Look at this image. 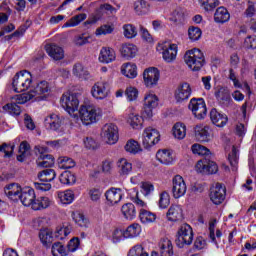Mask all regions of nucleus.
<instances>
[{
	"mask_svg": "<svg viewBox=\"0 0 256 256\" xmlns=\"http://www.w3.org/2000/svg\"><path fill=\"white\" fill-rule=\"evenodd\" d=\"M189 39L191 41H199L201 39L202 32L199 27H190L188 30Z\"/></svg>",
	"mask_w": 256,
	"mask_h": 256,
	"instance_id": "obj_64",
	"label": "nucleus"
},
{
	"mask_svg": "<svg viewBox=\"0 0 256 256\" xmlns=\"http://www.w3.org/2000/svg\"><path fill=\"white\" fill-rule=\"evenodd\" d=\"M71 231H72L71 225L60 226L56 229L54 233V237H56V239L63 240L65 239V237H67V235L71 233Z\"/></svg>",
	"mask_w": 256,
	"mask_h": 256,
	"instance_id": "obj_48",
	"label": "nucleus"
},
{
	"mask_svg": "<svg viewBox=\"0 0 256 256\" xmlns=\"http://www.w3.org/2000/svg\"><path fill=\"white\" fill-rule=\"evenodd\" d=\"M39 238L41 243L48 247L50 243H53V232L51 230L45 229L39 232Z\"/></svg>",
	"mask_w": 256,
	"mask_h": 256,
	"instance_id": "obj_47",
	"label": "nucleus"
},
{
	"mask_svg": "<svg viewBox=\"0 0 256 256\" xmlns=\"http://www.w3.org/2000/svg\"><path fill=\"white\" fill-rule=\"evenodd\" d=\"M156 159L162 163V165H171V163H173V155L169 150H159L156 153Z\"/></svg>",
	"mask_w": 256,
	"mask_h": 256,
	"instance_id": "obj_33",
	"label": "nucleus"
},
{
	"mask_svg": "<svg viewBox=\"0 0 256 256\" xmlns=\"http://www.w3.org/2000/svg\"><path fill=\"white\" fill-rule=\"evenodd\" d=\"M161 141V134L159 130L153 127H147L142 134V145L144 149H151L154 145H157Z\"/></svg>",
	"mask_w": 256,
	"mask_h": 256,
	"instance_id": "obj_6",
	"label": "nucleus"
},
{
	"mask_svg": "<svg viewBox=\"0 0 256 256\" xmlns=\"http://www.w3.org/2000/svg\"><path fill=\"white\" fill-rule=\"evenodd\" d=\"M51 205V200L48 197L41 196L37 199L35 198L34 203L32 204V209L34 211H41V209H47Z\"/></svg>",
	"mask_w": 256,
	"mask_h": 256,
	"instance_id": "obj_36",
	"label": "nucleus"
},
{
	"mask_svg": "<svg viewBox=\"0 0 256 256\" xmlns=\"http://www.w3.org/2000/svg\"><path fill=\"white\" fill-rule=\"evenodd\" d=\"M122 75L128 77V79H135L137 77V65L126 63L122 66Z\"/></svg>",
	"mask_w": 256,
	"mask_h": 256,
	"instance_id": "obj_38",
	"label": "nucleus"
},
{
	"mask_svg": "<svg viewBox=\"0 0 256 256\" xmlns=\"http://www.w3.org/2000/svg\"><path fill=\"white\" fill-rule=\"evenodd\" d=\"M139 219L141 223H144V224L155 223L157 219V215L151 211L141 209L139 212Z\"/></svg>",
	"mask_w": 256,
	"mask_h": 256,
	"instance_id": "obj_39",
	"label": "nucleus"
},
{
	"mask_svg": "<svg viewBox=\"0 0 256 256\" xmlns=\"http://www.w3.org/2000/svg\"><path fill=\"white\" fill-rule=\"evenodd\" d=\"M85 19H87V14L80 13V14L75 15L74 17H72L69 21H67L63 25V27H77V25H79V23L85 21Z\"/></svg>",
	"mask_w": 256,
	"mask_h": 256,
	"instance_id": "obj_49",
	"label": "nucleus"
},
{
	"mask_svg": "<svg viewBox=\"0 0 256 256\" xmlns=\"http://www.w3.org/2000/svg\"><path fill=\"white\" fill-rule=\"evenodd\" d=\"M78 113L83 125H93V123H97L103 115L101 108L95 105L81 106Z\"/></svg>",
	"mask_w": 256,
	"mask_h": 256,
	"instance_id": "obj_1",
	"label": "nucleus"
},
{
	"mask_svg": "<svg viewBox=\"0 0 256 256\" xmlns=\"http://www.w3.org/2000/svg\"><path fill=\"white\" fill-rule=\"evenodd\" d=\"M11 101L13 103H16V105H25L27 101H35L33 98V95L31 94V91L28 93H22V94H17L11 98Z\"/></svg>",
	"mask_w": 256,
	"mask_h": 256,
	"instance_id": "obj_41",
	"label": "nucleus"
},
{
	"mask_svg": "<svg viewBox=\"0 0 256 256\" xmlns=\"http://www.w3.org/2000/svg\"><path fill=\"white\" fill-rule=\"evenodd\" d=\"M229 19H231V14H229V11L227 10V8L221 6L216 9L214 13L215 23H221V24L227 23Z\"/></svg>",
	"mask_w": 256,
	"mask_h": 256,
	"instance_id": "obj_30",
	"label": "nucleus"
},
{
	"mask_svg": "<svg viewBox=\"0 0 256 256\" xmlns=\"http://www.w3.org/2000/svg\"><path fill=\"white\" fill-rule=\"evenodd\" d=\"M63 125V118L57 114H50L44 119V127L48 131H59Z\"/></svg>",
	"mask_w": 256,
	"mask_h": 256,
	"instance_id": "obj_18",
	"label": "nucleus"
},
{
	"mask_svg": "<svg viewBox=\"0 0 256 256\" xmlns=\"http://www.w3.org/2000/svg\"><path fill=\"white\" fill-rule=\"evenodd\" d=\"M4 111H7L9 115H15L16 117L21 115V106L11 100L10 103L3 106Z\"/></svg>",
	"mask_w": 256,
	"mask_h": 256,
	"instance_id": "obj_50",
	"label": "nucleus"
},
{
	"mask_svg": "<svg viewBox=\"0 0 256 256\" xmlns=\"http://www.w3.org/2000/svg\"><path fill=\"white\" fill-rule=\"evenodd\" d=\"M59 181L62 183V185H75L77 177H75V174H73L71 171H64L59 176Z\"/></svg>",
	"mask_w": 256,
	"mask_h": 256,
	"instance_id": "obj_42",
	"label": "nucleus"
},
{
	"mask_svg": "<svg viewBox=\"0 0 256 256\" xmlns=\"http://www.w3.org/2000/svg\"><path fill=\"white\" fill-rule=\"evenodd\" d=\"M125 150L128 153H132V155H137V153L141 151V145H139V142L135 140H130L126 143Z\"/></svg>",
	"mask_w": 256,
	"mask_h": 256,
	"instance_id": "obj_54",
	"label": "nucleus"
},
{
	"mask_svg": "<svg viewBox=\"0 0 256 256\" xmlns=\"http://www.w3.org/2000/svg\"><path fill=\"white\" fill-rule=\"evenodd\" d=\"M116 59L115 50L112 48L103 47L100 51L99 61L100 63H113Z\"/></svg>",
	"mask_w": 256,
	"mask_h": 256,
	"instance_id": "obj_28",
	"label": "nucleus"
},
{
	"mask_svg": "<svg viewBox=\"0 0 256 256\" xmlns=\"http://www.w3.org/2000/svg\"><path fill=\"white\" fill-rule=\"evenodd\" d=\"M128 256H149V253L141 244H137L129 250Z\"/></svg>",
	"mask_w": 256,
	"mask_h": 256,
	"instance_id": "obj_58",
	"label": "nucleus"
},
{
	"mask_svg": "<svg viewBox=\"0 0 256 256\" xmlns=\"http://www.w3.org/2000/svg\"><path fill=\"white\" fill-rule=\"evenodd\" d=\"M77 163L73 158H69L67 156H62L58 159V167L59 169H73Z\"/></svg>",
	"mask_w": 256,
	"mask_h": 256,
	"instance_id": "obj_44",
	"label": "nucleus"
},
{
	"mask_svg": "<svg viewBox=\"0 0 256 256\" xmlns=\"http://www.w3.org/2000/svg\"><path fill=\"white\" fill-rule=\"evenodd\" d=\"M72 73L78 79H89V71L81 63H76L73 66Z\"/></svg>",
	"mask_w": 256,
	"mask_h": 256,
	"instance_id": "obj_35",
	"label": "nucleus"
},
{
	"mask_svg": "<svg viewBox=\"0 0 256 256\" xmlns=\"http://www.w3.org/2000/svg\"><path fill=\"white\" fill-rule=\"evenodd\" d=\"M141 235V226L139 224H132L124 230V239H133Z\"/></svg>",
	"mask_w": 256,
	"mask_h": 256,
	"instance_id": "obj_37",
	"label": "nucleus"
},
{
	"mask_svg": "<svg viewBox=\"0 0 256 256\" xmlns=\"http://www.w3.org/2000/svg\"><path fill=\"white\" fill-rule=\"evenodd\" d=\"M19 153L20 155L17 156V161H20L23 163L25 161V157H27V153H29V143L22 142L19 147Z\"/></svg>",
	"mask_w": 256,
	"mask_h": 256,
	"instance_id": "obj_61",
	"label": "nucleus"
},
{
	"mask_svg": "<svg viewBox=\"0 0 256 256\" xmlns=\"http://www.w3.org/2000/svg\"><path fill=\"white\" fill-rule=\"evenodd\" d=\"M123 33L126 39H135L137 37V28L133 24H125L123 26Z\"/></svg>",
	"mask_w": 256,
	"mask_h": 256,
	"instance_id": "obj_53",
	"label": "nucleus"
},
{
	"mask_svg": "<svg viewBox=\"0 0 256 256\" xmlns=\"http://www.w3.org/2000/svg\"><path fill=\"white\" fill-rule=\"evenodd\" d=\"M200 3L205 11H213L215 7H219V0H200Z\"/></svg>",
	"mask_w": 256,
	"mask_h": 256,
	"instance_id": "obj_62",
	"label": "nucleus"
},
{
	"mask_svg": "<svg viewBox=\"0 0 256 256\" xmlns=\"http://www.w3.org/2000/svg\"><path fill=\"white\" fill-rule=\"evenodd\" d=\"M215 96L219 101L223 103L225 107H230V105H233V99H231V94L229 93V90L227 88L221 87L215 93Z\"/></svg>",
	"mask_w": 256,
	"mask_h": 256,
	"instance_id": "obj_27",
	"label": "nucleus"
},
{
	"mask_svg": "<svg viewBox=\"0 0 256 256\" xmlns=\"http://www.w3.org/2000/svg\"><path fill=\"white\" fill-rule=\"evenodd\" d=\"M58 198L63 205H71L75 201V193L72 190H65L58 193Z\"/></svg>",
	"mask_w": 256,
	"mask_h": 256,
	"instance_id": "obj_40",
	"label": "nucleus"
},
{
	"mask_svg": "<svg viewBox=\"0 0 256 256\" xmlns=\"http://www.w3.org/2000/svg\"><path fill=\"white\" fill-rule=\"evenodd\" d=\"M210 119L216 127H225L228 121L227 115L217 111L215 108L210 111Z\"/></svg>",
	"mask_w": 256,
	"mask_h": 256,
	"instance_id": "obj_23",
	"label": "nucleus"
},
{
	"mask_svg": "<svg viewBox=\"0 0 256 256\" xmlns=\"http://www.w3.org/2000/svg\"><path fill=\"white\" fill-rule=\"evenodd\" d=\"M34 151L38 157L36 164L38 167H53L55 158L53 155L47 154V148L43 146H35Z\"/></svg>",
	"mask_w": 256,
	"mask_h": 256,
	"instance_id": "obj_7",
	"label": "nucleus"
},
{
	"mask_svg": "<svg viewBox=\"0 0 256 256\" xmlns=\"http://www.w3.org/2000/svg\"><path fill=\"white\" fill-rule=\"evenodd\" d=\"M171 203V196L169 195V192L163 191L160 193L159 198V207L160 209H167Z\"/></svg>",
	"mask_w": 256,
	"mask_h": 256,
	"instance_id": "obj_57",
	"label": "nucleus"
},
{
	"mask_svg": "<svg viewBox=\"0 0 256 256\" xmlns=\"http://www.w3.org/2000/svg\"><path fill=\"white\" fill-rule=\"evenodd\" d=\"M175 241L180 249H183L185 245H191L193 243V228H191V225L187 223L182 224L177 232Z\"/></svg>",
	"mask_w": 256,
	"mask_h": 256,
	"instance_id": "obj_5",
	"label": "nucleus"
},
{
	"mask_svg": "<svg viewBox=\"0 0 256 256\" xmlns=\"http://www.w3.org/2000/svg\"><path fill=\"white\" fill-rule=\"evenodd\" d=\"M195 138L202 143H207L211 139V128L207 125L198 124L194 127Z\"/></svg>",
	"mask_w": 256,
	"mask_h": 256,
	"instance_id": "obj_19",
	"label": "nucleus"
},
{
	"mask_svg": "<svg viewBox=\"0 0 256 256\" xmlns=\"http://www.w3.org/2000/svg\"><path fill=\"white\" fill-rule=\"evenodd\" d=\"M35 197V190L27 187L22 189L19 200L21 201L22 205H24V207L33 208V204L35 203Z\"/></svg>",
	"mask_w": 256,
	"mask_h": 256,
	"instance_id": "obj_21",
	"label": "nucleus"
},
{
	"mask_svg": "<svg viewBox=\"0 0 256 256\" xmlns=\"http://www.w3.org/2000/svg\"><path fill=\"white\" fill-rule=\"evenodd\" d=\"M134 11L137 15H145L148 11V4L145 0H137L134 2Z\"/></svg>",
	"mask_w": 256,
	"mask_h": 256,
	"instance_id": "obj_51",
	"label": "nucleus"
},
{
	"mask_svg": "<svg viewBox=\"0 0 256 256\" xmlns=\"http://www.w3.org/2000/svg\"><path fill=\"white\" fill-rule=\"evenodd\" d=\"M121 211L125 219H129V221H133V219L137 217V209H135V205L133 203L124 204Z\"/></svg>",
	"mask_w": 256,
	"mask_h": 256,
	"instance_id": "obj_31",
	"label": "nucleus"
},
{
	"mask_svg": "<svg viewBox=\"0 0 256 256\" xmlns=\"http://www.w3.org/2000/svg\"><path fill=\"white\" fill-rule=\"evenodd\" d=\"M22 191L23 189H21V186L15 183L9 184L4 188L5 195H7L11 201H19V197Z\"/></svg>",
	"mask_w": 256,
	"mask_h": 256,
	"instance_id": "obj_24",
	"label": "nucleus"
},
{
	"mask_svg": "<svg viewBox=\"0 0 256 256\" xmlns=\"http://www.w3.org/2000/svg\"><path fill=\"white\" fill-rule=\"evenodd\" d=\"M55 177H57V173L53 169H44L38 173V179L42 183H51L55 180Z\"/></svg>",
	"mask_w": 256,
	"mask_h": 256,
	"instance_id": "obj_34",
	"label": "nucleus"
},
{
	"mask_svg": "<svg viewBox=\"0 0 256 256\" xmlns=\"http://www.w3.org/2000/svg\"><path fill=\"white\" fill-rule=\"evenodd\" d=\"M162 57L166 63H173L177 59V44H169L163 48Z\"/></svg>",
	"mask_w": 256,
	"mask_h": 256,
	"instance_id": "obj_26",
	"label": "nucleus"
},
{
	"mask_svg": "<svg viewBox=\"0 0 256 256\" xmlns=\"http://www.w3.org/2000/svg\"><path fill=\"white\" fill-rule=\"evenodd\" d=\"M137 46L131 43L123 44L120 48V53L124 59H133L137 55Z\"/></svg>",
	"mask_w": 256,
	"mask_h": 256,
	"instance_id": "obj_29",
	"label": "nucleus"
},
{
	"mask_svg": "<svg viewBox=\"0 0 256 256\" xmlns=\"http://www.w3.org/2000/svg\"><path fill=\"white\" fill-rule=\"evenodd\" d=\"M101 137L108 145H115L119 141V128L113 123L105 124L102 127Z\"/></svg>",
	"mask_w": 256,
	"mask_h": 256,
	"instance_id": "obj_8",
	"label": "nucleus"
},
{
	"mask_svg": "<svg viewBox=\"0 0 256 256\" xmlns=\"http://www.w3.org/2000/svg\"><path fill=\"white\" fill-rule=\"evenodd\" d=\"M161 256H173V243L169 239H163L159 243Z\"/></svg>",
	"mask_w": 256,
	"mask_h": 256,
	"instance_id": "obj_32",
	"label": "nucleus"
},
{
	"mask_svg": "<svg viewBox=\"0 0 256 256\" xmlns=\"http://www.w3.org/2000/svg\"><path fill=\"white\" fill-rule=\"evenodd\" d=\"M173 135L175 139H185L187 135V127L185 124L178 122L173 126Z\"/></svg>",
	"mask_w": 256,
	"mask_h": 256,
	"instance_id": "obj_43",
	"label": "nucleus"
},
{
	"mask_svg": "<svg viewBox=\"0 0 256 256\" xmlns=\"http://www.w3.org/2000/svg\"><path fill=\"white\" fill-rule=\"evenodd\" d=\"M166 217L168 221H181L183 219V209L179 205L173 204L169 207Z\"/></svg>",
	"mask_w": 256,
	"mask_h": 256,
	"instance_id": "obj_25",
	"label": "nucleus"
},
{
	"mask_svg": "<svg viewBox=\"0 0 256 256\" xmlns=\"http://www.w3.org/2000/svg\"><path fill=\"white\" fill-rule=\"evenodd\" d=\"M118 167L121 175H129L133 170V164L127 161V159L122 158L118 161Z\"/></svg>",
	"mask_w": 256,
	"mask_h": 256,
	"instance_id": "obj_46",
	"label": "nucleus"
},
{
	"mask_svg": "<svg viewBox=\"0 0 256 256\" xmlns=\"http://www.w3.org/2000/svg\"><path fill=\"white\" fill-rule=\"evenodd\" d=\"M128 123L133 129H139L143 124V117L137 114H130L128 118Z\"/></svg>",
	"mask_w": 256,
	"mask_h": 256,
	"instance_id": "obj_56",
	"label": "nucleus"
},
{
	"mask_svg": "<svg viewBox=\"0 0 256 256\" xmlns=\"http://www.w3.org/2000/svg\"><path fill=\"white\" fill-rule=\"evenodd\" d=\"M161 74L157 68H148L143 73V79L146 87H155L159 83Z\"/></svg>",
	"mask_w": 256,
	"mask_h": 256,
	"instance_id": "obj_16",
	"label": "nucleus"
},
{
	"mask_svg": "<svg viewBox=\"0 0 256 256\" xmlns=\"http://www.w3.org/2000/svg\"><path fill=\"white\" fill-rule=\"evenodd\" d=\"M33 83V76L31 72L27 70H22L15 74L12 80V89L16 93H22V91H27Z\"/></svg>",
	"mask_w": 256,
	"mask_h": 256,
	"instance_id": "obj_3",
	"label": "nucleus"
},
{
	"mask_svg": "<svg viewBox=\"0 0 256 256\" xmlns=\"http://www.w3.org/2000/svg\"><path fill=\"white\" fill-rule=\"evenodd\" d=\"M192 153H194V155H205L206 157L209 156V149L201 144H194L191 147Z\"/></svg>",
	"mask_w": 256,
	"mask_h": 256,
	"instance_id": "obj_60",
	"label": "nucleus"
},
{
	"mask_svg": "<svg viewBox=\"0 0 256 256\" xmlns=\"http://www.w3.org/2000/svg\"><path fill=\"white\" fill-rule=\"evenodd\" d=\"M159 105V98L153 93H148L144 97V108L142 111V117L144 119H151L153 117V109Z\"/></svg>",
	"mask_w": 256,
	"mask_h": 256,
	"instance_id": "obj_10",
	"label": "nucleus"
},
{
	"mask_svg": "<svg viewBox=\"0 0 256 256\" xmlns=\"http://www.w3.org/2000/svg\"><path fill=\"white\" fill-rule=\"evenodd\" d=\"M225 197H227V188H225V185L216 183L210 188V201L214 205H221L225 201Z\"/></svg>",
	"mask_w": 256,
	"mask_h": 256,
	"instance_id": "obj_11",
	"label": "nucleus"
},
{
	"mask_svg": "<svg viewBox=\"0 0 256 256\" xmlns=\"http://www.w3.org/2000/svg\"><path fill=\"white\" fill-rule=\"evenodd\" d=\"M45 49L49 57L54 59V61H61L65 57V51L57 44H48L45 46Z\"/></svg>",
	"mask_w": 256,
	"mask_h": 256,
	"instance_id": "obj_22",
	"label": "nucleus"
},
{
	"mask_svg": "<svg viewBox=\"0 0 256 256\" xmlns=\"http://www.w3.org/2000/svg\"><path fill=\"white\" fill-rule=\"evenodd\" d=\"M125 95L128 101H137V97H139V90L133 86H129L125 90Z\"/></svg>",
	"mask_w": 256,
	"mask_h": 256,
	"instance_id": "obj_63",
	"label": "nucleus"
},
{
	"mask_svg": "<svg viewBox=\"0 0 256 256\" xmlns=\"http://www.w3.org/2000/svg\"><path fill=\"white\" fill-rule=\"evenodd\" d=\"M72 218L79 227H87L89 223V220L85 218V215L81 214V212H73Z\"/></svg>",
	"mask_w": 256,
	"mask_h": 256,
	"instance_id": "obj_55",
	"label": "nucleus"
},
{
	"mask_svg": "<svg viewBox=\"0 0 256 256\" xmlns=\"http://www.w3.org/2000/svg\"><path fill=\"white\" fill-rule=\"evenodd\" d=\"M184 61L192 71H201L203 65H205V56L199 49L194 48L185 53Z\"/></svg>",
	"mask_w": 256,
	"mask_h": 256,
	"instance_id": "obj_2",
	"label": "nucleus"
},
{
	"mask_svg": "<svg viewBox=\"0 0 256 256\" xmlns=\"http://www.w3.org/2000/svg\"><path fill=\"white\" fill-rule=\"evenodd\" d=\"M104 196L109 205H117L123 199V190L121 188L112 187L108 189Z\"/></svg>",
	"mask_w": 256,
	"mask_h": 256,
	"instance_id": "obj_20",
	"label": "nucleus"
},
{
	"mask_svg": "<svg viewBox=\"0 0 256 256\" xmlns=\"http://www.w3.org/2000/svg\"><path fill=\"white\" fill-rule=\"evenodd\" d=\"M228 161L232 167V171H237V165H239V150H237L235 146L232 147V151L228 155Z\"/></svg>",
	"mask_w": 256,
	"mask_h": 256,
	"instance_id": "obj_45",
	"label": "nucleus"
},
{
	"mask_svg": "<svg viewBox=\"0 0 256 256\" xmlns=\"http://www.w3.org/2000/svg\"><path fill=\"white\" fill-rule=\"evenodd\" d=\"M188 109L192 111L196 119H205L207 117V105L203 98H193L190 100Z\"/></svg>",
	"mask_w": 256,
	"mask_h": 256,
	"instance_id": "obj_9",
	"label": "nucleus"
},
{
	"mask_svg": "<svg viewBox=\"0 0 256 256\" xmlns=\"http://www.w3.org/2000/svg\"><path fill=\"white\" fill-rule=\"evenodd\" d=\"M110 88L107 82H96L91 88V95L94 99L103 101L109 97Z\"/></svg>",
	"mask_w": 256,
	"mask_h": 256,
	"instance_id": "obj_14",
	"label": "nucleus"
},
{
	"mask_svg": "<svg viewBox=\"0 0 256 256\" xmlns=\"http://www.w3.org/2000/svg\"><path fill=\"white\" fill-rule=\"evenodd\" d=\"M52 255L53 256H67V255H69V253L65 249V246L61 244V242H55L52 245Z\"/></svg>",
	"mask_w": 256,
	"mask_h": 256,
	"instance_id": "obj_52",
	"label": "nucleus"
},
{
	"mask_svg": "<svg viewBox=\"0 0 256 256\" xmlns=\"http://www.w3.org/2000/svg\"><path fill=\"white\" fill-rule=\"evenodd\" d=\"M191 85L187 82L180 83L175 90L174 97L177 103H183L191 97Z\"/></svg>",
	"mask_w": 256,
	"mask_h": 256,
	"instance_id": "obj_17",
	"label": "nucleus"
},
{
	"mask_svg": "<svg viewBox=\"0 0 256 256\" xmlns=\"http://www.w3.org/2000/svg\"><path fill=\"white\" fill-rule=\"evenodd\" d=\"M51 86L47 81H40L35 87L30 90L34 101H43L49 95Z\"/></svg>",
	"mask_w": 256,
	"mask_h": 256,
	"instance_id": "obj_12",
	"label": "nucleus"
},
{
	"mask_svg": "<svg viewBox=\"0 0 256 256\" xmlns=\"http://www.w3.org/2000/svg\"><path fill=\"white\" fill-rule=\"evenodd\" d=\"M219 168L217 167V163L211 161L207 158H204L197 162L196 164V171L198 173H205L206 175H213L217 173Z\"/></svg>",
	"mask_w": 256,
	"mask_h": 256,
	"instance_id": "obj_15",
	"label": "nucleus"
},
{
	"mask_svg": "<svg viewBox=\"0 0 256 256\" xmlns=\"http://www.w3.org/2000/svg\"><path fill=\"white\" fill-rule=\"evenodd\" d=\"M60 103L63 109H65L71 117L79 119V98H77V94H63Z\"/></svg>",
	"mask_w": 256,
	"mask_h": 256,
	"instance_id": "obj_4",
	"label": "nucleus"
},
{
	"mask_svg": "<svg viewBox=\"0 0 256 256\" xmlns=\"http://www.w3.org/2000/svg\"><path fill=\"white\" fill-rule=\"evenodd\" d=\"M187 193V184L181 175H176L172 179V195L174 199H181Z\"/></svg>",
	"mask_w": 256,
	"mask_h": 256,
	"instance_id": "obj_13",
	"label": "nucleus"
},
{
	"mask_svg": "<svg viewBox=\"0 0 256 256\" xmlns=\"http://www.w3.org/2000/svg\"><path fill=\"white\" fill-rule=\"evenodd\" d=\"M13 151H15V145L3 143L0 146V155L3 154L4 158L12 157Z\"/></svg>",
	"mask_w": 256,
	"mask_h": 256,
	"instance_id": "obj_59",
	"label": "nucleus"
}]
</instances>
